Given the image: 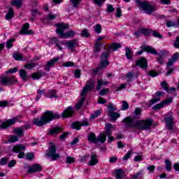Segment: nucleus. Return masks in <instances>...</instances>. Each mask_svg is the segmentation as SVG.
Segmentation results:
<instances>
[{
	"label": "nucleus",
	"mask_w": 179,
	"mask_h": 179,
	"mask_svg": "<svg viewBox=\"0 0 179 179\" xmlns=\"http://www.w3.org/2000/svg\"><path fill=\"white\" fill-rule=\"evenodd\" d=\"M142 115V109L136 108L131 116H128L123 119L122 122L125 124L126 128H137L141 131H146L153 125V120L147 119L140 120Z\"/></svg>",
	"instance_id": "obj_1"
},
{
	"label": "nucleus",
	"mask_w": 179,
	"mask_h": 179,
	"mask_svg": "<svg viewBox=\"0 0 179 179\" xmlns=\"http://www.w3.org/2000/svg\"><path fill=\"white\" fill-rule=\"evenodd\" d=\"M73 115V108L72 106L67 107L62 115L58 113H53L51 110H46L41 117H35L33 119L32 123L36 127H44L47 124H50L52 120H59L61 117L63 118H69Z\"/></svg>",
	"instance_id": "obj_2"
},
{
	"label": "nucleus",
	"mask_w": 179,
	"mask_h": 179,
	"mask_svg": "<svg viewBox=\"0 0 179 179\" xmlns=\"http://www.w3.org/2000/svg\"><path fill=\"white\" fill-rule=\"evenodd\" d=\"M55 27L57 28L56 29V33L61 38H71V37H75V32L73 30H69L67 32H64V30L69 29V24L68 23H56Z\"/></svg>",
	"instance_id": "obj_3"
},
{
	"label": "nucleus",
	"mask_w": 179,
	"mask_h": 179,
	"mask_svg": "<svg viewBox=\"0 0 179 179\" xmlns=\"http://www.w3.org/2000/svg\"><path fill=\"white\" fill-rule=\"evenodd\" d=\"M136 3L139 6V8H141L148 15H152L153 12L156 10V7L155 6H152L149 2L148 1H141V0H135Z\"/></svg>",
	"instance_id": "obj_4"
},
{
	"label": "nucleus",
	"mask_w": 179,
	"mask_h": 179,
	"mask_svg": "<svg viewBox=\"0 0 179 179\" xmlns=\"http://www.w3.org/2000/svg\"><path fill=\"white\" fill-rule=\"evenodd\" d=\"M0 83L1 86H13L16 85V83H19L17 78L16 76H1L0 77Z\"/></svg>",
	"instance_id": "obj_5"
},
{
	"label": "nucleus",
	"mask_w": 179,
	"mask_h": 179,
	"mask_svg": "<svg viewBox=\"0 0 179 179\" xmlns=\"http://www.w3.org/2000/svg\"><path fill=\"white\" fill-rule=\"evenodd\" d=\"M50 145L48 148V150H46L45 156L48 157H61L59 153L57 152V145L52 142H50Z\"/></svg>",
	"instance_id": "obj_6"
},
{
	"label": "nucleus",
	"mask_w": 179,
	"mask_h": 179,
	"mask_svg": "<svg viewBox=\"0 0 179 179\" xmlns=\"http://www.w3.org/2000/svg\"><path fill=\"white\" fill-rule=\"evenodd\" d=\"M16 122H20V116H16L15 117H13L12 119L8 120L6 122H3L0 125V128H2L3 129H6V128H9V127L15 125Z\"/></svg>",
	"instance_id": "obj_7"
},
{
	"label": "nucleus",
	"mask_w": 179,
	"mask_h": 179,
	"mask_svg": "<svg viewBox=\"0 0 179 179\" xmlns=\"http://www.w3.org/2000/svg\"><path fill=\"white\" fill-rule=\"evenodd\" d=\"M140 48L141 50L137 52L136 55H142L143 52H148V54H157L156 49L150 45H141Z\"/></svg>",
	"instance_id": "obj_8"
},
{
	"label": "nucleus",
	"mask_w": 179,
	"mask_h": 179,
	"mask_svg": "<svg viewBox=\"0 0 179 179\" xmlns=\"http://www.w3.org/2000/svg\"><path fill=\"white\" fill-rule=\"evenodd\" d=\"M94 89V80L90 79L87 81V84L83 87L82 93H81V97H84V96H86V94L89 90Z\"/></svg>",
	"instance_id": "obj_9"
},
{
	"label": "nucleus",
	"mask_w": 179,
	"mask_h": 179,
	"mask_svg": "<svg viewBox=\"0 0 179 179\" xmlns=\"http://www.w3.org/2000/svg\"><path fill=\"white\" fill-rule=\"evenodd\" d=\"M165 94H166L164 92H157L152 95L153 99L150 101V106H153V104H156L157 101H160V97H162V96H164Z\"/></svg>",
	"instance_id": "obj_10"
},
{
	"label": "nucleus",
	"mask_w": 179,
	"mask_h": 179,
	"mask_svg": "<svg viewBox=\"0 0 179 179\" xmlns=\"http://www.w3.org/2000/svg\"><path fill=\"white\" fill-rule=\"evenodd\" d=\"M164 121H165L166 129L169 131H173L174 128V119L171 116H166L164 118Z\"/></svg>",
	"instance_id": "obj_11"
},
{
	"label": "nucleus",
	"mask_w": 179,
	"mask_h": 179,
	"mask_svg": "<svg viewBox=\"0 0 179 179\" xmlns=\"http://www.w3.org/2000/svg\"><path fill=\"white\" fill-rule=\"evenodd\" d=\"M30 27V24L29 23H25L22 27L21 30L19 31V34H22V36L27 35V34H34V32L31 29H29Z\"/></svg>",
	"instance_id": "obj_12"
},
{
	"label": "nucleus",
	"mask_w": 179,
	"mask_h": 179,
	"mask_svg": "<svg viewBox=\"0 0 179 179\" xmlns=\"http://www.w3.org/2000/svg\"><path fill=\"white\" fill-rule=\"evenodd\" d=\"M40 171H43V166L40 164H34L29 168L27 173L29 174H33L34 173H39Z\"/></svg>",
	"instance_id": "obj_13"
},
{
	"label": "nucleus",
	"mask_w": 179,
	"mask_h": 179,
	"mask_svg": "<svg viewBox=\"0 0 179 179\" xmlns=\"http://www.w3.org/2000/svg\"><path fill=\"white\" fill-rule=\"evenodd\" d=\"M59 61V57H54L53 59L48 61L44 67L46 72H50V68L55 66V64Z\"/></svg>",
	"instance_id": "obj_14"
},
{
	"label": "nucleus",
	"mask_w": 179,
	"mask_h": 179,
	"mask_svg": "<svg viewBox=\"0 0 179 179\" xmlns=\"http://www.w3.org/2000/svg\"><path fill=\"white\" fill-rule=\"evenodd\" d=\"M136 66H140L141 69H148V61L146 58L141 57L140 59L136 62Z\"/></svg>",
	"instance_id": "obj_15"
},
{
	"label": "nucleus",
	"mask_w": 179,
	"mask_h": 179,
	"mask_svg": "<svg viewBox=\"0 0 179 179\" xmlns=\"http://www.w3.org/2000/svg\"><path fill=\"white\" fill-rule=\"evenodd\" d=\"M66 45L69 50H75L76 47H79V43L78 42V39H73L67 41Z\"/></svg>",
	"instance_id": "obj_16"
},
{
	"label": "nucleus",
	"mask_w": 179,
	"mask_h": 179,
	"mask_svg": "<svg viewBox=\"0 0 179 179\" xmlns=\"http://www.w3.org/2000/svg\"><path fill=\"white\" fill-rule=\"evenodd\" d=\"M43 76H45V72L38 71L36 73H34L31 74V78L34 79V80H37L38 79H41Z\"/></svg>",
	"instance_id": "obj_17"
},
{
	"label": "nucleus",
	"mask_w": 179,
	"mask_h": 179,
	"mask_svg": "<svg viewBox=\"0 0 179 179\" xmlns=\"http://www.w3.org/2000/svg\"><path fill=\"white\" fill-rule=\"evenodd\" d=\"M121 47H122V45H121V43H112L109 46H108V49L110 52H111V50H113V51H117V50H119V48H121Z\"/></svg>",
	"instance_id": "obj_18"
},
{
	"label": "nucleus",
	"mask_w": 179,
	"mask_h": 179,
	"mask_svg": "<svg viewBox=\"0 0 179 179\" xmlns=\"http://www.w3.org/2000/svg\"><path fill=\"white\" fill-rule=\"evenodd\" d=\"M108 115L110 118V120L113 122H115V121H117V119H118V118H120V117H121L120 113H116V112L108 113Z\"/></svg>",
	"instance_id": "obj_19"
},
{
	"label": "nucleus",
	"mask_w": 179,
	"mask_h": 179,
	"mask_svg": "<svg viewBox=\"0 0 179 179\" xmlns=\"http://www.w3.org/2000/svg\"><path fill=\"white\" fill-rule=\"evenodd\" d=\"M125 51L126 58L127 59H129L130 61L132 60V59L134 58V52L132 51V49H131V48L129 47H126Z\"/></svg>",
	"instance_id": "obj_20"
},
{
	"label": "nucleus",
	"mask_w": 179,
	"mask_h": 179,
	"mask_svg": "<svg viewBox=\"0 0 179 179\" xmlns=\"http://www.w3.org/2000/svg\"><path fill=\"white\" fill-rule=\"evenodd\" d=\"M62 131V128L59 127H55L52 128V129H50L49 131V135H58V134H61V131Z\"/></svg>",
	"instance_id": "obj_21"
},
{
	"label": "nucleus",
	"mask_w": 179,
	"mask_h": 179,
	"mask_svg": "<svg viewBox=\"0 0 179 179\" xmlns=\"http://www.w3.org/2000/svg\"><path fill=\"white\" fill-rule=\"evenodd\" d=\"M125 176V172L122 169H116L115 171V176L117 179H122Z\"/></svg>",
	"instance_id": "obj_22"
},
{
	"label": "nucleus",
	"mask_w": 179,
	"mask_h": 179,
	"mask_svg": "<svg viewBox=\"0 0 179 179\" xmlns=\"http://www.w3.org/2000/svg\"><path fill=\"white\" fill-rule=\"evenodd\" d=\"M152 55H158L157 57V61L161 65L164 64V59L163 58V55H164V51L161 52V54L157 52V54H152Z\"/></svg>",
	"instance_id": "obj_23"
},
{
	"label": "nucleus",
	"mask_w": 179,
	"mask_h": 179,
	"mask_svg": "<svg viewBox=\"0 0 179 179\" xmlns=\"http://www.w3.org/2000/svg\"><path fill=\"white\" fill-rule=\"evenodd\" d=\"M131 156H134V157H143V155L142 154H139L137 152H134V150L128 151L127 153L124 155V157H131Z\"/></svg>",
	"instance_id": "obj_24"
},
{
	"label": "nucleus",
	"mask_w": 179,
	"mask_h": 179,
	"mask_svg": "<svg viewBox=\"0 0 179 179\" xmlns=\"http://www.w3.org/2000/svg\"><path fill=\"white\" fill-rule=\"evenodd\" d=\"M88 142L90 143H97V137L94 133L91 132L89 134Z\"/></svg>",
	"instance_id": "obj_25"
},
{
	"label": "nucleus",
	"mask_w": 179,
	"mask_h": 179,
	"mask_svg": "<svg viewBox=\"0 0 179 179\" xmlns=\"http://www.w3.org/2000/svg\"><path fill=\"white\" fill-rule=\"evenodd\" d=\"M108 65H110V62H108V60H101L98 64V68H99V69H106Z\"/></svg>",
	"instance_id": "obj_26"
},
{
	"label": "nucleus",
	"mask_w": 179,
	"mask_h": 179,
	"mask_svg": "<svg viewBox=\"0 0 179 179\" xmlns=\"http://www.w3.org/2000/svg\"><path fill=\"white\" fill-rule=\"evenodd\" d=\"M109 57H110V50L106 49V51L103 52L101 54L100 59L101 61H108Z\"/></svg>",
	"instance_id": "obj_27"
},
{
	"label": "nucleus",
	"mask_w": 179,
	"mask_h": 179,
	"mask_svg": "<svg viewBox=\"0 0 179 179\" xmlns=\"http://www.w3.org/2000/svg\"><path fill=\"white\" fill-rule=\"evenodd\" d=\"M107 141V136L103 133H100L98 137H96V143L100 142L101 143H104Z\"/></svg>",
	"instance_id": "obj_28"
},
{
	"label": "nucleus",
	"mask_w": 179,
	"mask_h": 179,
	"mask_svg": "<svg viewBox=\"0 0 179 179\" xmlns=\"http://www.w3.org/2000/svg\"><path fill=\"white\" fill-rule=\"evenodd\" d=\"M20 76L24 82H27L28 77H27V71L24 69H21L19 71Z\"/></svg>",
	"instance_id": "obj_29"
},
{
	"label": "nucleus",
	"mask_w": 179,
	"mask_h": 179,
	"mask_svg": "<svg viewBox=\"0 0 179 179\" xmlns=\"http://www.w3.org/2000/svg\"><path fill=\"white\" fill-rule=\"evenodd\" d=\"M13 152L14 153H19L17 157H24V152H20V150L19 149V146L17 145L13 146Z\"/></svg>",
	"instance_id": "obj_30"
},
{
	"label": "nucleus",
	"mask_w": 179,
	"mask_h": 179,
	"mask_svg": "<svg viewBox=\"0 0 179 179\" xmlns=\"http://www.w3.org/2000/svg\"><path fill=\"white\" fill-rule=\"evenodd\" d=\"M113 128V124L108 123V124H106V126L105 127V135L106 136H111V129Z\"/></svg>",
	"instance_id": "obj_31"
},
{
	"label": "nucleus",
	"mask_w": 179,
	"mask_h": 179,
	"mask_svg": "<svg viewBox=\"0 0 179 179\" xmlns=\"http://www.w3.org/2000/svg\"><path fill=\"white\" fill-rule=\"evenodd\" d=\"M14 133H15L18 138H22V136H24V133H23V129H22L21 127L15 128Z\"/></svg>",
	"instance_id": "obj_32"
},
{
	"label": "nucleus",
	"mask_w": 179,
	"mask_h": 179,
	"mask_svg": "<svg viewBox=\"0 0 179 179\" xmlns=\"http://www.w3.org/2000/svg\"><path fill=\"white\" fill-rule=\"evenodd\" d=\"M13 16H15V11H13V8H10L8 13L6 15V20H10L13 19Z\"/></svg>",
	"instance_id": "obj_33"
},
{
	"label": "nucleus",
	"mask_w": 179,
	"mask_h": 179,
	"mask_svg": "<svg viewBox=\"0 0 179 179\" xmlns=\"http://www.w3.org/2000/svg\"><path fill=\"white\" fill-rule=\"evenodd\" d=\"M47 97H49V99H53V97L57 99L58 95H57V91H55V90H49L48 92Z\"/></svg>",
	"instance_id": "obj_34"
},
{
	"label": "nucleus",
	"mask_w": 179,
	"mask_h": 179,
	"mask_svg": "<svg viewBox=\"0 0 179 179\" xmlns=\"http://www.w3.org/2000/svg\"><path fill=\"white\" fill-rule=\"evenodd\" d=\"M140 32L148 37V36L152 34V29L148 28H140Z\"/></svg>",
	"instance_id": "obj_35"
},
{
	"label": "nucleus",
	"mask_w": 179,
	"mask_h": 179,
	"mask_svg": "<svg viewBox=\"0 0 179 179\" xmlns=\"http://www.w3.org/2000/svg\"><path fill=\"white\" fill-rule=\"evenodd\" d=\"M106 85H108V81H104L103 80H99L98 81V84L96 85V90H100L101 89V86H106Z\"/></svg>",
	"instance_id": "obj_36"
},
{
	"label": "nucleus",
	"mask_w": 179,
	"mask_h": 179,
	"mask_svg": "<svg viewBox=\"0 0 179 179\" xmlns=\"http://www.w3.org/2000/svg\"><path fill=\"white\" fill-rule=\"evenodd\" d=\"M85 100H86V96H82V99L76 104V108L77 110L80 109V107L83 106V103H85Z\"/></svg>",
	"instance_id": "obj_37"
},
{
	"label": "nucleus",
	"mask_w": 179,
	"mask_h": 179,
	"mask_svg": "<svg viewBox=\"0 0 179 179\" xmlns=\"http://www.w3.org/2000/svg\"><path fill=\"white\" fill-rule=\"evenodd\" d=\"M161 87L165 92H167V93H171L170 88L169 87V84L167 83V81H163L161 83Z\"/></svg>",
	"instance_id": "obj_38"
},
{
	"label": "nucleus",
	"mask_w": 179,
	"mask_h": 179,
	"mask_svg": "<svg viewBox=\"0 0 179 179\" xmlns=\"http://www.w3.org/2000/svg\"><path fill=\"white\" fill-rule=\"evenodd\" d=\"M166 26L167 27H178V26H179L178 19V23L177 22H172L170 20L166 21Z\"/></svg>",
	"instance_id": "obj_39"
},
{
	"label": "nucleus",
	"mask_w": 179,
	"mask_h": 179,
	"mask_svg": "<svg viewBox=\"0 0 179 179\" xmlns=\"http://www.w3.org/2000/svg\"><path fill=\"white\" fill-rule=\"evenodd\" d=\"M94 29L96 34H100V33H101V31L103 30V27H101V25L100 24H97L94 26Z\"/></svg>",
	"instance_id": "obj_40"
},
{
	"label": "nucleus",
	"mask_w": 179,
	"mask_h": 179,
	"mask_svg": "<svg viewBox=\"0 0 179 179\" xmlns=\"http://www.w3.org/2000/svg\"><path fill=\"white\" fill-rule=\"evenodd\" d=\"M71 128L73 129H77V131H79L81 129L80 122H75L73 124H71Z\"/></svg>",
	"instance_id": "obj_41"
},
{
	"label": "nucleus",
	"mask_w": 179,
	"mask_h": 179,
	"mask_svg": "<svg viewBox=\"0 0 179 179\" xmlns=\"http://www.w3.org/2000/svg\"><path fill=\"white\" fill-rule=\"evenodd\" d=\"M99 163V159L97 157H92L90 160L88 164L89 166H96Z\"/></svg>",
	"instance_id": "obj_42"
},
{
	"label": "nucleus",
	"mask_w": 179,
	"mask_h": 179,
	"mask_svg": "<svg viewBox=\"0 0 179 179\" xmlns=\"http://www.w3.org/2000/svg\"><path fill=\"white\" fill-rule=\"evenodd\" d=\"M70 3L73 6V8H78L82 0H69Z\"/></svg>",
	"instance_id": "obj_43"
},
{
	"label": "nucleus",
	"mask_w": 179,
	"mask_h": 179,
	"mask_svg": "<svg viewBox=\"0 0 179 179\" xmlns=\"http://www.w3.org/2000/svg\"><path fill=\"white\" fill-rule=\"evenodd\" d=\"M19 141V137L17 136H10V138L8 139L9 143H14V142Z\"/></svg>",
	"instance_id": "obj_44"
},
{
	"label": "nucleus",
	"mask_w": 179,
	"mask_h": 179,
	"mask_svg": "<svg viewBox=\"0 0 179 179\" xmlns=\"http://www.w3.org/2000/svg\"><path fill=\"white\" fill-rule=\"evenodd\" d=\"M92 2L94 5H97L99 8H101L104 2H106V0H92Z\"/></svg>",
	"instance_id": "obj_45"
},
{
	"label": "nucleus",
	"mask_w": 179,
	"mask_h": 179,
	"mask_svg": "<svg viewBox=\"0 0 179 179\" xmlns=\"http://www.w3.org/2000/svg\"><path fill=\"white\" fill-rule=\"evenodd\" d=\"M16 39L15 38H11L10 40H8L7 41V43H6V48H8V50L10 48H12L13 47V41H15Z\"/></svg>",
	"instance_id": "obj_46"
},
{
	"label": "nucleus",
	"mask_w": 179,
	"mask_h": 179,
	"mask_svg": "<svg viewBox=\"0 0 179 179\" xmlns=\"http://www.w3.org/2000/svg\"><path fill=\"white\" fill-rule=\"evenodd\" d=\"M11 5L13 6H17V8H20L22 6V0H13L11 1Z\"/></svg>",
	"instance_id": "obj_47"
},
{
	"label": "nucleus",
	"mask_w": 179,
	"mask_h": 179,
	"mask_svg": "<svg viewBox=\"0 0 179 179\" xmlns=\"http://www.w3.org/2000/svg\"><path fill=\"white\" fill-rule=\"evenodd\" d=\"M103 112V110H101V109L97 110H96L94 114H92L91 115V118L92 120H94V118H97V117H99V115H101V113Z\"/></svg>",
	"instance_id": "obj_48"
},
{
	"label": "nucleus",
	"mask_w": 179,
	"mask_h": 179,
	"mask_svg": "<svg viewBox=\"0 0 179 179\" xmlns=\"http://www.w3.org/2000/svg\"><path fill=\"white\" fill-rule=\"evenodd\" d=\"M81 37H85V38H89L90 37V34L87 29H84L81 33Z\"/></svg>",
	"instance_id": "obj_49"
},
{
	"label": "nucleus",
	"mask_w": 179,
	"mask_h": 179,
	"mask_svg": "<svg viewBox=\"0 0 179 179\" xmlns=\"http://www.w3.org/2000/svg\"><path fill=\"white\" fill-rule=\"evenodd\" d=\"M57 17V15H52V14H48L46 18H43L41 20V22H44V20H54Z\"/></svg>",
	"instance_id": "obj_50"
},
{
	"label": "nucleus",
	"mask_w": 179,
	"mask_h": 179,
	"mask_svg": "<svg viewBox=\"0 0 179 179\" xmlns=\"http://www.w3.org/2000/svg\"><path fill=\"white\" fill-rule=\"evenodd\" d=\"M163 107H164V105L163 104V102L161 101L159 103H157L152 106V110H160V108H163Z\"/></svg>",
	"instance_id": "obj_51"
},
{
	"label": "nucleus",
	"mask_w": 179,
	"mask_h": 179,
	"mask_svg": "<svg viewBox=\"0 0 179 179\" xmlns=\"http://www.w3.org/2000/svg\"><path fill=\"white\" fill-rule=\"evenodd\" d=\"M106 10L108 13H113L115 10V8H113V5L108 3L106 7Z\"/></svg>",
	"instance_id": "obj_52"
},
{
	"label": "nucleus",
	"mask_w": 179,
	"mask_h": 179,
	"mask_svg": "<svg viewBox=\"0 0 179 179\" xmlns=\"http://www.w3.org/2000/svg\"><path fill=\"white\" fill-rule=\"evenodd\" d=\"M13 57L15 61H21V59H23V56L19 53H14Z\"/></svg>",
	"instance_id": "obj_53"
},
{
	"label": "nucleus",
	"mask_w": 179,
	"mask_h": 179,
	"mask_svg": "<svg viewBox=\"0 0 179 179\" xmlns=\"http://www.w3.org/2000/svg\"><path fill=\"white\" fill-rule=\"evenodd\" d=\"M108 113H114V111H117V108L113 105V103H109L108 105Z\"/></svg>",
	"instance_id": "obj_54"
},
{
	"label": "nucleus",
	"mask_w": 179,
	"mask_h": 179,
	"mask_svg": "<svg viewBox=\"0 0 179 179\" xmlns=\"http://www.w3.org/2000/svg\"><path fill=\"white\" fill-rule=\"evenodd\" d=\"M151 33H152L153 37H157L158 38H163V36H162V34H159V32L156 31V30H152Z\"/></svg>",
	"instance_id": "obj_55"
},
{
	"label": "nucleus",
	"mask_w": 179,
	"mask_h": 179,
	"mask_svg": "<svg viewBox=\"0 0 179 179\" xmlns=\"http://www.w3.org/2000/svg\"><path fill=\"white\" fill-rule=\"evenodd\" d=\"M122 103V110H128L129 108V104L128 103V102H127L126 101H123Z\"/></svg>",
	"instance_id": "obj_56"
},
{
	"label": "nucleus",
	"mask_w": 179,
	"mask_h": 179,
	"mask_svg": "<svg viewBox=\"0 0 179 179\" xmlns=\"http://www.w3.org/2000/svg\"><path fill=\"white\" fill-rule=\"evenodd\" d=\"M125 77L128 79V82H131V80H132V78H134V72L130 71L127 73L125 75Z\"/></svg>",
	"instance_id": "obj_57"
},
{
	"label": "nucleus",
	"mask_w": 179,
	"mask_h": 179,
	"mask_svg": "<svg viewBox=\"0 0 179 179\" xmlns=\"http://www.w3.org/2000/svg\"><path fill=\"white\" fill-rule=\"evenodd\" d=\"M171 59L174 61L175 62H177V61H178L179 59V52H177L176 53H174L172 57H171Z\"/></svg>",
	"instance_id": "obj_58"
},
{
	"label": "nucleus",
	"mask_w": 179,
	"mask_h": 179,
	"mask_svg": "<svg viewBox=\"0 0 179 179\" xmlns=\"http://www.w3.org/2000/svg\"><path fill=\"white\" fill-rule=\"evenodd\" d=\"M63 66L66 68H69V66H75V63L73 62H66L63 63Z\"/></svg>",
	"instance_id": "obj_59"
},
{
	"label": "nucleus",
	"mask_w": 179,
	"mask_h": 179,
	"mask_svg": "<svg viewBox=\"0 0 179 179\" xmlns=\"http://www.w3.org/2000/svg\"><path fill=\"white\" fill-rule=\"evenodd\" d=\"M165 164H166V169L168 171H170V170H171V162H170V160L166 159V161L165 162Z\"/></svg>",
	"instance_id": "obj_60"
},
{
	"label": "nucleus",
	"mask_w": 179,
	"mask_h": 179,
	"mask_svg": "<svg viewBox=\"0 0 179 179\" xmlns=\"http://www.w3.org/2000/svg\"><path fill=\"white\" fill-rule=\"evenodd\" d=\"M34 66H37V64H36V63H30V64H27L24 66V68H26L27 69H31L32 68H34Z\"/></svg>",
	"instance_id": "obj_61"
},
{
	"label": "nucleus",
	"mask_w": 179,
	"mask_h": 179,
	"mask_svg": "<svg viewBox=\"0 0 179 179\" xmlns=\"http://www.w3.org/2000/svg\"><path fill=\"white\" fill-rule=\"evenodd\" d=\"M19 71V68L14 67L13 69H10L7 71V73H16Z\"/></svg>",
	"instance_id": "obj_62"
},
{
	"label": "nucleus",
	"mask_w": 179,
	"mask_h": 179,
	"mask_svg": "<svg viewBox=\"0 0 179 179\" xmlns=\"http://www.w3.org/2000/svg\"><path fill=\"white\" fill-rule=\"evenodd\" d=\"M74 78L79 79L80 78V69H78L74 72Z\"/></svg>",
	"instance_id": "obj_63"
},
{
	"label": "nucleus",
	"mask_w": 179,
	"mask_h": 179,
	"mask_svg": "<svg viewBox=\"0 0 179 179\" xmlns=\"http://www.w3.org/2000/svg\"><path fill=\"white\" fill-rule=\"evenodd\" d=\"M173 47L176 48H179V36H177L174 43H173Z\"/></svg>",
	"instance_id": "obj_64"
}]
</instances>
